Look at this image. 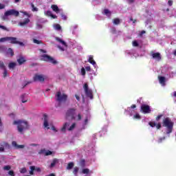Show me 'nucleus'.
I'll return each mask as SVG.
<instances>
[{
  "label": "nucleus",
  "instance_id": "f8f14e48",
  "mask_svg": "<svg viewBox=\"0 0 176 176\" xmlns=\"http://www.w3.org/2000/svg\"><path fill=\"white\" fill-rule=\"evenodd\" d=\"M12 145L16 149H23L25 147V146L23 144H21V145L17 144V142L16 141H12Z\"/></svg>",
  "mask_w": 176,
  "mask_h": 176
},
{
  "label": "nucleus",
  "instance_id": "58836bf2",
  "mask_svg": "<svg viewBox=\"0 0 176 176\" xmlns=\"http://www.w3.org/2000/svg\"><path fill=\"white\" fill-rule=\"evenodd\" d=\"M86 161L85 160H81L80 162V164L81 167H85Z\"/></svg>",
  "mask_w": 176,
  "mask_h": 176
},
{
  "label": "nucleus",
  "instance_id": "052dcab7",
  "mask_svg": "<svg viewBox=\"0 0 176 176\" xmlns=\"http://www.w3.org/2000/svg\"><path fill=\"white\" fill-rule=\"evenodd\" d=\"M146 32H145V30H142L140 33V36H142L143 34H146Z\"/></svg>",
  "mask_w": 176,
  "mask_h": 176
},
{
  "label": "nucleus",
  "instance_id": "09e8293b",
  "mask_svg": "<svg viewBox=\"0 0 176 176\" xmlns=\"http://www.w3.org/2000/svg\"><path fill=\"white\" fill-rule=\"evenodd\" d=\"M111 32H112L113 34H116V28H112L111 29Z\"/></svg>",
  "mask_w": 176,
  "mask_h": 176
},
{
  "label": "nucleus",
  "instance_id": "423d86ee",
  "mask_svg": "<svg viewBox=\"0 0 176 176\" xmlns=\"http://www.w3.org/2000/svg\"><path fill=\"white\" fill-rule=\"evenodd\" d=\"M41 60L43 61H47L48 63H51L54 65H56V64H58V62L54 59V58L47 55V54H43L41 56Z\"/></svg>",
  "mask_w": 176,
  "mask_h": 176
},
{
  "label": "nucleus",
  "instance_id": "aec40b11",
  "mask_svg": "<svg viewBox=\"0 0 176 176\" xmlns=\"http://www.w3.org/2000/svg\"><path fill=\"white\" fill-rule=\"evenodd\" d=\"M25 97H27V94H23L21 96V102L24 104L25 102H27L28 101V100H25Z\"/></svg>",
  "mask_w": 176,
  "mask_h": 176
},
{
  "label": "nucleus",
  "instance_id": "37998d69",
  "mask_svg": "<svg viewBox=\"0 0 176 176\" xmlns=\"http://www.w3.org/2000/svg\"><path fill=\"white\" fill-rule=\"evenodd\" d=\"M155 127L157 130H160V129H162V124L160 123L156 124Z\"/></svg>",
  "mask_w": 176,
  "mask_h": 176
},
{
  "label": "nucleus",
  "instance_id": "864d4df0",
  "mask_svg": "<svg viewBox=\"0 0 176 176\" xmlns=\"http://www.w3.org/2000/svg\"><path fill=\"white\" fill-rule=\"evenodd\" d=\"M61 17H62L63 20H67V15H65L64 14H61Z\"/></svg>",
  "mask_w": 176,
  "mask_h": 176
},
{
  "label": "nucleus",
  "instance_id": "7c9ffc66",
  "mask_svg": "<svg viewBox=\"0 0 176 176\" xmlns=\"http://www.w3.org/2000/svg\"><path fill=\"white\" fill-rule=\"evenodd\" d=\"M8 54H10L11 56H14V52H13V50H12V48H9L8 50Z\"/></svg>",
  "mask_w": 176,
  "mask_h": 176
},
{
  "label": "nucleus",
  "instance_id": "4d7b16f0",
  "mask_svg": "<svg viewBox=\"0 0 176 176\" xmlns=\"http://www.w3.org/2000/svg\"><path fill=\"white\" fill-rule=\"evenodd\" d=\"M30 83H32L31 81H28L27 83L24 84L22 87V89H24L27 85H30Z\"/></svg>",
  "mask_w": 176,
  "mask_h": 176
},
{
  "label": "nucleus",
  "instance_id": "f704fd0d",
  "mask_svg": "<svg viewBox=\"0 0 176 176\" xmlns=\"http://www.w3.org/2000/svg\"><path fill=\"white\" fill-rule=\"evenodd\" d=\"M76 126V123H73L72 124V126L68 129L69 131H72V130H74V129H75V127Z\"/></svg>",
  "mask_w": 176,
  "mask_h": 176
},
{
  "label": "nucleus",
  "instance_id": "9b49d317",
  "mask_svg": "<svg viewBox=\"0 0 176 176\" xmlns=\"http://www.w3.org/2000/svg\"><path fill=\"white\" fill-rule=\"evenodd\" d=\"M30 175H34V171H37V173H41V171H42V170L41 169V168L39 167H35V166H31L30 167Z\"/></svg>",
  "mask_w": 176,
  "mask_h": 176
},
{
  "label": "nucleus",
  "instance_id": "c9c22d12",
  "mask_svg": "<svg viewBox=\"0 0 176 176\" xmlns=\"http://www.w3.org/2000/svg\"><path fill=\"white\" fill-rule=\"evenodd\" d=\"M32 6V12H38V8L36 7H35V6L34 5V3L31 4Z\"/></svg>",
  "mask_w": 176,
  "mask_h": 176
},
{
  "label": "nucleus",
  "instance_id": "20e7f679",
  "mask_svg": "<svg viewBox=\"0 0 176 176\" xmlns=\"http://www.w3.org/2000/svg\"><path fill=\"white\" fill-rule=\"evenodd\" d=\"M55 98L58 102H66L68 100V96L65 94H62L61 91L56 92Z\"/></svg>",
  "mask_w": 176,
  "mask_h": 176
},
{
  "label": "nucleus",
  "instance_id": "680f3d73",
  "mask_svg": "<svg viewBox=\"0 0 176 176\" xmlns=\"http://www.w3.org/2000/svg\"><path fill=\"white\" fill-rule=\"evenodd\" d=\"M84 122H85V124H87V123L89 122V118L87 117Z\"/></svg>",
  "mask_w": 176,
  "mask_h": 176
},
{
  "label": "nucleus",
  "instance_id": "0e129e2a",
  "mask_svg": "<svg viewBox=\"0 0 176 176\" xmlns=\"http://www.w3.org/2000/svg\"><path fill=\"white\" fill-rule=\"evenodd\" d=\"M168 4L169 6H173V1H168Z\"/></svg>",
  "mask_w": 176,
  "mask_h": 176
},
{
  "label": "nucleus",
  "instance_id": "bf43d9fd",
  "mask_svg": "<svg viewBox=\"0 0 176 176\" xmlns=\"http://www.w3.org/2000/svg\"><path fill=\"white\" fill-rule=\"evenodd\" d=\"M1 9H5V5L0 3V10H1Z\"/></svg>",
  "mask_w": 176,
  "mask_h": 176
},
{
  "label": "nucleus",
  "instance_id": "c85d7f7f",
  "mask_svg": "<svg viewBox=\"0 0 176 176\" xmlns=\"http://www.w3.org/2000/svg\"><path fill=\"white\" fill-rule=\"evenodd\" d=\"M54 27L56 31H61V25L60 24H56Z\"/></svg>",
  "mask_w": 176,
  "mask_h": 176
},
{
  "label": "nucleus",
  "instance_id": "2eb2a0df",
  "mask_svg": "<svg viewBox=\"0 0 176 176\" xmlns=\"http://www.w3.org/2000/svg\"><path fill=\"white\" fill-rule=\"evenodd\" d=\"M43 118H44V124H43L44 127L49 129V122H47V115L44 114Z\"/></svg>",
  "mask_w": 176,
  "mask_h": 176
},
{
  "label": "nucleus",
  "instance_id": "dca6fc26",
  "mask_svg": "<svg viewBox=\"0 0 176 176\" xmlns=\"http://www.w3.org/2000/svg\"><path fill=\"white\" fill-rule=\"evenodd\" d=\"M88 63H90V64H92V65L95 66L97 65V63H96V60L93 58V56L91 55L89 57Z\"/></svg>",
  "mask_w": 176,
  "mask_h": 176
},
{
  "label": "nucleus",
  "instance_id": "5701e85b",
  "mask_svg": "<svg viewBox=\"0 0 176 176\" xmlns=\"http://www.w3.org/2000/svg\"><path fill=\"white\" fill-rule=\"evenodd\" d=\"M15 67H16V63L14 62L10 63L8 65V67L10 69H14Z\"/></svg>",
  "mask_w": 176,
  "mask_h": 176
},
{
  "label": "nucleus",
  "instance_id": "338daca9",
  "mask_svg": "<svg viewBox=\"0 0 176 176\" xmlns=\"http://www.w3.org/2000/svg\"><path fill=\"white\" fill-rule=\"evenodd\" d=\"M131 108L132 109H134V108H137V105H135V104H132V105L131 106Z\"/></svg>",
  "mask_w": 176,
  "mask_h": 176
},
{
  "label": "nucleus",
  "instance_id": "ddd939ff",
  "mask_svg": "<svg viewBox=\"0 0 176 176\" xmlns=\"http://www.w3.org/2000/svg\"><path fill=\"white\" fill-rule=\"evenodd\" d=\"M152 57L153 58H155L157 61H160L162 60V56L160 55V53L159 52H155L152 54Z\"/></svg>",
  "mask_w": 176,
  "mask_h": 176
},
{
  "label": "nucleus",
  "instance_id": "72a5a7b5",
  "mask_svg": "<svg viewBox=\"0 0 176 176\" xmlns=\"http://www.w3.org/2000/svg\"><path fill=\"white\" fill-rule=\"evenodd\" d=\"M82 174H89L90 173V169L89 168H84L82 170Z\"/></svg>",
  "mask_w": 176,
  "mask_h": 176
},
{
  "label": "nucleus",
  "instance_id": "c03bdc74",
  "mask_svg": "<svg viewBox=\"0 0 176 176\" xmlns=\"http://www.w3.org/2000/svg\"><path fill=\"white\" fill-rule=\"evenodd\" d=\"M52 151H45V156H50V155H52Z\"/></svg>",
  "mask_w": 176,
  "mask_h": 176
},
{
  "label": "nucleus",
  "instance_id": "9d476101",
  "mask_svg": "<svg viewBox=\"0 0 176 176\" xmlns=\"http://www.w3.org/2000/svg\"><path fill=\"white\" fill-rule=\"evenodd\" d=\"M34 82H44L45 78L43 77V75L42 74H35L33 77Z\"/></svg>",
  "mask_w": 176,
  "mask_h": 176
},
{
  "label": "nucleus",
  "instance_id": "4468645a",
  "mask_svg": "<svg viewBox=\"0 0 176 176\" xmlns=\"http://www.w3.org/2000/svg\"><path fill=\"white\" fill-rule=\"evenodd\" d=\"M27 60L23 56H20L19 58H17V63L19 65H23V63H25Z\"/></svg>",
  "mask_w": 176,
  "mask_h": 176
},
{
  "label": "nucleus",
  "instance_id": "de8ad7c7",
  "mask_svg": "<svg viewBox=\"0 0 176 176\" xmlns=\"http://www.w3.org/2000/svg\"><path fill=\"white\" fill-rule=\"evenodd\" d=\"M162 118H163V114H161V115L157 116L156 117V118H155V120H157V121L158 122V120H159L160 119H162Z\"/></svg>",
  "mask_w": 176,
  "mask_h": 176
},
{
  "label": "nucleus",
  "instance_id": "774afa93",
  "mask_svg": "<svg viewBox=\"0 0 176 176\" xmlns=\"http://www.w3.org/2000/svg\"><path fill=\"white\" fill-rule=\"evenodd\" d=\"M75 97H76V100H77L78 101H79V100H80V98L79 97V96L75 95Z\"/></svg>",
  "mask_w": 176,
  "mask_h": 176
},
{
  "label": "nucleus",
  "instance_id": "a878e982",
  "mask_svg": "<svg viewBox=\"0 0 176 176\" xmlns=\"http://www.w3.org/2000/svg\"><path fill=\"white\" fill-rule=\"evenodd\" d=\"M57 159H54L52 162L50 164V168H53V167H54V166H56V164H57Z\"/></svg>",
  "mask_w": 176,
  "mask_h": 176
},
{
  "label": "nucleus",
  "instance_id": "0eeeda50",
  "mask_svg": "<svg viewBox=\"0 0 176 176\" xmlns=\"http://www.w3.org/2000/svg\"><path fill=\"white\" fill-rule=\"evenodd\" d=\"M83 89L85 91V96L89 98H90V100H93L94 98L93 91L89 89V85H87V83L84 84Z\"/></svg>",
  "mask_w": 176,
  "mask_h": 176
},
{
  "label": "nucleus",
  "instance_id": "b1692460",
  "mask_svg": "<svg viewBox=\"0 0 176 176\" xmlns=\"http://www.w3.org/2000/svg\"><path fill=\"white\" fill-rule=\"evenodd\" d=\"M113 24H115V25H119V24H120V19L118 18H116L113 19Z\"/></svg>",
  "mask_w": 176,
  "mask_h": 176
},
{
  "label": "nucleus",
  "instance_id": "ea45409f",
  "mask_svg": "<svg viewBox=\"0 0 176 176\" xmlns=\"http://www.w3.org/2000/svg\"><path fill=\"white\" fill-rule=\"evenodd\" d=\"M148 124L151 127H156V122H149Z\"/></svg>",
  "mask_w": 176,
  "mask_h": 176
},
{
  "label": "nucleus",
  "instance_id": "6e6552de",
  "mask_svg": "<svg viewBox=\"0 0 176 176\" xmlns=\"http://www.w3.org/2000/svg\"><path fill=\"white\" fill-rule=\"evenodd\" d=\"M19 14L20 13L19 12V11L12 9L6 11L4 14V16L6 17H8V16H15V17H19Z\"/></svg>",
  "mask_w": 176,
  "mask_h": 176
},
{
  "label": "nucleus",
  "instance_id": "6e6d98bb",
  "mask_svg": "<svg viewBox=\"0 0 176 176\" xmlns=\"http://www.w3.org/2000/svg\"><path fill=\"white\" fill-rule=\"evenodd\" d=\"M86 71H88L89 72H90V71H91V67H90V66H87L85 67Z\"/></svg>",
  "mask_w": 176,
  "mask_h": 176
},
{
  "label": "nucleus",
  "instance_id": "2f4dec72",
  "mask_svg": "<svg viewBox=\"0 0 176 176\" xmlns=\"http://www.w3.org/2000/svg\"><path fill=\"white\" fill-rule=\"evenodd\" d=\"M11 168H12V167L9 165L4 166L3 167V170H4V171H9V170H10Z\"/></svg>",
  "mask_w": 176,
  "mask_h": 176
},
{
  "label": "nucleus",
  "instance_id": "79ce46f5",
  "mask_svg": "<svg viewBox=\"0 0 176 176\" xmlns=\"http://www.w3.org/2000/svg\"><path fill=\"white\" fill-rule=\"evenodd\" d=\"M3 73V78H6V76H8V70H6V69H5Z\"/></svg>",
  "mask_w": 176,
  "mask_h": 176
},
{
  "label": "nucleus",
  "instance_id": "8fccbe9b",
  "mask_svg": "<svg viewBox=\"0 0 176 176\" xmlns=\"http://www.w3.org/2000/svg\"><path fill=\"white\" fill-rule=\"evenodd\" d=\"M133 46H135V47L139 46L138 42H137V41H133Z\"/></svg>",
  "mask_w": 176,
  "mask_h": 176
},
{
  "label": "nucleus",
  "instance_id": "1a4fd4ad",
  "mask_svg": "<svg viewBox=\"0 0 176 176\" xmlns=\"http://www.w3.org/2000/svg\"><path fill=\"white\" fill-rule=\"evenodd\" d=\"M141 111L143 113H151V107L148 104H142Z\"/></svg>",
  "mask_w": 176,
  "mask_h": 176
},
{
  "label": "nucleus",
  "instance_id": "c756f323",
  "mask_svg": "<svg viewBox=\"0 0 176 176\" xmlns=\"http://www.w3.org/2000/svg\"><path fill=\"white\" fill-rule=\"evenodd\" d=\"M0 68L1 69H6V67H5V63L3 61L0 60Z\"/></svg>",
  "mask_w": 176,
  "mask_h": 176
},
{
  "label": "nucleus",
  "instance_id": "e2e57ef3",
  "mask_svg": "<svg viewBox=\"0 0 176 176\" xmlns=\"http://www.w3.org/2000/svg\"><path fill=\"white\" fill-rule=\"evenodd\" d=\"M52 130H53V131H55L56 133H57V129H56V127L54 126H52Z\"/></svg>",
  "mask_w": 176,
  "mask_h": 176
},
{
  "label": "nucleus",
  "instance_id": "6ab92c4d",
  "mask_svg": "<svg viewBox=\"0 0 176 176\" xmlns=\"http://www.w3.org/2000/svg\"><path fill=\"white\" fill-rule=\"evenodd\" d=\"M56 41H57L58 42H59L60 43L63 44V46L67 47V43H65V41H63L61 38H60L59 37H56L55 38Z\"/></svg>",
  "mask_w": 176,
  "mask_h": 176
},
{
  "label": "nucleus",
  "instance_id": "cd10ccee",
  "mask_svg": "<svg viewBox=\"0 0 176 176\" xmlns=\"http://www.w3.org/2000/svg\"><path fill=\"white\" fill-rule=\"evenodd\" d=\"M79 172V168L78 166L74 167L73 173L74 175H78V173Z\"/></svg>",
  "mask_w": 176,
  "mask_h": 176
},
{
  "label": "nucleus",
  "instance_id": "49530a36",
  "mask_svg": "<svg viewBox=\"0 0 176 176\" xmlns=\"http://www.w3.org/2000/svg\"><path fill=\"white\" fill-rule=\"evenodd\" d=\"M5 46L1 45L0 46V53H3V52H5Z\"/></svg>",
  "mask_w": 176,
  "mask_h": 176
},
{
  "label": "nucleus",
  "instance_id": "a211bd4d",
  "mask_svg": "<svg viewBox=\"0 0 176 176\" xmlns=\"http://www.w3.org/2000/svg\"><path fill=\"white\" fill-rule=\"evenodd\" d=\"M51 8L54 12H56V13H58L60 12V9L57 5H52Z\"/></svg>",
  "mask_w": 176,
  "mask_h": 176
},
{
  "label": "nucleus",
  "instance_id": "4c0bfd02",
  "mask_svg": "<svg viewBox=\"0 0 176 176\" xmlns=\"http://www.w3.org/2000/svg\"><path fill=\"white\" fill-rule=\"evenodd\" d=\"M75 120H78V121L82 120V114L78 113L77 116V118L76 117Z\"/></svg>",
  "mask_w": 176,
  "mask_h": 176
},
{
  "label": "nucleus",
  "instance_id": "603ef678",
  "mask_svg": "<svg viewBox=\"0 0 176 176\" xmlns=\"http://www.w3.org/2000/svg\"><path fill=\"white\" fill-rule=\"evenodd\" d=\"M0 28H1V30H3L4 31H8V28L2 25H0Z\"/></svg>",
  "mask_w": 176,
  "mask_h": 176
},
{
  "label": "nucleus",
  "instance_id": "f03ea898",
  "mask_svg": "<svg viewBox=\"0 0 176 176\" xmlns=\"http://www.w3.org/2000/svg\"><path fill=\"white\" fill-rule=\"evenodd\" d=\"M163 126L166 127V134H171L173 133V129L174 127V122L171 121L170 118H166L163 120Z\"/></svg>",
  "mask_w": 176,
  "mask_h": 176
},
{
  "label": "nucleus",
  "instance_id": "7ed1b4c3",
  "mask_svg": "<svg viewBox=\"0 0 176 176\" xmlns=\"http://www.w3.org/2000/svg\"><path fill=\"white\" fill-rule=\"evenodd\" d=\"M9 41L12 45H19V46H24V43L17 41L16 37H3L0 38V43L2 42Z\"/></svg>",
  "mask_w": 176,
  "mask_h": 176
},
{
  "label": "nucleus",
  "instance_id": "bb28decb",
  "mask_svg": "<svg viewBox=\"0 0 176 176\" xmlns=\"http://www.w3.org/2000/svg\"><path fill=\"white\" fill-rule=\"evenodd\" d=\"M72 168H74V162H69L67 164V170H72Z\"/></svg>",
  "mask_w": 176,
  "mask_h": 176
},
{
  "label": "nucleus",
  "instance_id": "13d9d810",
  "mask_svg": "<svg viewBox=\"0 0 176 176\" xmlns=\"http://www.w3.org/2000/svg\"><path fill=\"white\" fill-rule=\"evenodd\" d=\"M47 16H50V17H51V16L53 14V13H52V11H47Z\"/></svg>",
  "mask_w": 176,
  "mask_h": 176
},
{
  "label": "nucleus",
  "instance_id": "3c124183",
  "mask_svg": "<svg viewBox=\"0 0 176 176\" xmlns=\"http://www.w3.org/2000/svg\"><path fill=\"white\" fill-rule=\"evenodd\" d=\"M8 174H9V175H10V176H14V171H13V170H9Z\"/></svg>",
  "mask_w": 176,
  "mask_h": 176
},
{
  "label": "nucleus",
  "instance_id": "4be33fe9",
  "mask_svg": "<svg viewBox=\"0 0 176 176\" xmlns=\"http://www.w3.org/2000/svg\"><path fill=\"white\" fill-rule=\"evenodd\" d=\"M30 23V19L27 18L25 19V21L20 22L19 24L20 25H27Z\"/></svg>",
  "mask_w": 176,
  "mask_h": 176
},
{
  "label": "nucleus",
  "instance_id": "69168bd1",
  "mask_svg": "<svg viewBox=\"0 0 176 176\" xmlns=\"http://www.w3.org/2000/svg\"><path fill=\"white\" fill-rule=\"evenodd\" d=\"M51 17L52 18V19H57V15H55V14H52L51 15Z\"/></svg>",
  "mask_w": 176,
  "mask_h": 176
},
{
  "label": "nucleus",
  "instance_id": "a18cd8bd",
  "mask_svg": "<svg viewBox=\"0 0 176 176\" xmlns=\"http://www.w3.org/2000/svg\"><path fill=\"white\" fill-rule=\"evenodd\" d=\"M43 153H46V150L45 149H41V150H40L39 151H38V154L39 155H42V154H43Z\"/></svg>",
  "mask_w": 176,
  "mask_h": 176
},
{
  "label": "nucleus",
  "instance_id": "f3484780",
  "mask_svg": "<svg viewBox=\"0 0 176 176\" xmlns=\"http://www.w3.org/2000/svg\"><path fill=\"white\" fill-rule=\"evenodd\" d=\"M68 126H69V123L68 122H65L63 127L60 129V131H62V133H65V130H67V127H68Z\"/></svg>",
  "mask_w": 176,
  "mask_h": 176
},
{
  "label": "nucleus",
  "instance_id": "393cba45",
  "mask_svg": "<svg viewBox=\"0 0 176 176\" xmlns=\"http://www.w3.org/2000/svg\"><path fill=\"white\" fill-rule=\"evenodd\" d=\"M104 14H105L108 17H111V11H109V10H108V9H104Z\"/></svg>",
  "mask_w": 176,
  "mask_h": 176
},
{
  "label": "nucleus",
  "instance_id": "e433bc0d",
  "mask_svg": "<svg viewBox=\"0 0 176 176\" xmlns=\"http://www.w3.org/2000/svg\"><path fill=\"white\" fill-rule=\"evenodd\" d=\"M20 173L21 174H25L27 173V168L25 167L21 168Z\"/></svg>",
  "mask_w": 176,
  "mask_h": 176
},
{
  "label": "nucleus",
  "instance_id": "a19ab883",
  "mask_svg": "<svg viewBox=\"0 0 176 176\" xmlns=\"http://www.w3.org/2000/svg\"><path fill=\"white\" fill-rule=\"evenodd\" d=\"M81 75H82V76H85V75H86V69H85V67H82L81 69Z\"/></svg>",
  "mask_w": 176,
  "mask_h": 176
},
{
  "label": "nucleus",
  "instance_id": "5fc2aeb1",
  "mask_svg": "<svg viewBox=\"0 0 176 176\" xmlns=\"http://www.w3.org/2000/svg\"><path fill=\"white\" fill-rule=\"evenodd\" d=\"M133 118H135V119H140L141 116H140V114H135L133 116Z\"/></svg>",
  "mask_w": 176,
  "mask_h": 176
},
{
  "label": "nucleus",
  "instance_id": "473e14b6",
  "mask_svg": "<svg viewBox=\"0 0 176 176\" xmlns=\"http://www.w3.org/2000/svg\"><path fill=\"white\" fill-rule=\"evenodd\" d=\"M34 43H36V45H41L42 44V41L37 40L36 38H33Z\"/></svg>",
  "mask_w": 176,
  "mask_h": 176
},
{
  "label": "nucleus",
  "instance_id": "39448f33",
  "mask_svg": "<svg viewBox=\"0 0 176 176\" xmlns=\"http://www.w3.org/2000/svg\"><path fill=\"white\" fill-rule=\"evenodd\" d=\"M75 112H76V109H69L65 114V118L67 120H75L76 117H75Z\"/></svg>",
  "mask_w": 176,
  "mask_h": 176
},
{
  "label": "nucleus",
  "instance_id": "f257e3e1",
  "mask_svg": "<svg viewBox=\"0 0 176 176\" xmlns=\"http://www.w3.org/2000/svg\"><path fill=\"white\" fill-rule=\"evenodd\" d=\"M13 124L17 125L18 131L21 134H23V131L28 130L29 129L28 122L27 121L21 120H14Z\"/></svg>",
  "mask_w": 176,
  "mask_h": 176
},
{
  "label": "nucleus",
  "instance_id": "412c9836",
  "mask_svg": "<svg viewBox=\"0 0 176 176\" xmlns=\"http://www.w3.org/2000/svg\"><path fill=\"white\" fill-rule=\"evenodd\" d=\"M159 80L161 85H164V83H166V77L159 76Z\"/></svg>",
  "mask_w": 176,
  "mask_h": 176
}]
</instances>
